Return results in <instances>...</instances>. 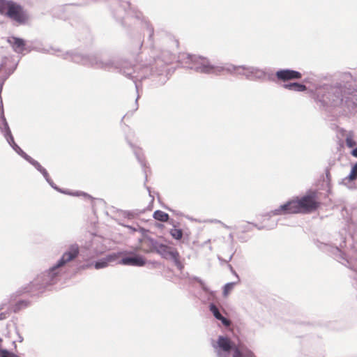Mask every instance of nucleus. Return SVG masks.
<instances>
[{
	"instance_id": "nucleus-48",
	"label": "nucleus",
	"mask_w": 357,
	"mask_h": 357,
	"mask_svg": "<svg viewBox=\"0 0 357 357\" xmlns=\"http://www.w3.org/2000/svg\"><path fill=\"white\" fill-rule=\"evenodd\" d=\"M229 238L233 241V234H230L229 236Z\"/></svg>"
},
{
	"instance_id": "nucleus-1",
	"label": "nucleus",
	"mask_w": 357,
	"mask_h": 357,
	"mask_svg": "<svg viewBox=\"0 0 357 357\" xmlns=\"http://www.w3.org/2000/svg\"><path fill=\"white\" fill-rule=\"evenodd\" d=\"M342 215L344 227L337 234L340 239L335 238L331 243L314 240V243L320 250L351 270V277L356 281L353 285L357 288V254L354 246L357 243V220H354L352 213L347 208L342 211Z\"/></svg>"
},
{
	"instance_id": "nucleus-2",
	"label": "nucleus",
	"mask_w": 357,
	"mask_h": 357,
	"mask_svg": "<svg viewBox=\"0 0 357 357\" xmlns=\"http://www.w3.org/2000/svg\"><path fill=\"white\" fill-rule=\"evenodd\" d=\"M354 80H341L334 84H324L317 87L314 100L320 107L340 108L345 114H352L357 107L356 88Z\"/></svg>"
},
{
	"instance_id": "nucleus-6",
	"label": "nucleus",
	"mask_w": 357,
	"mask_h": 357,
	"mask_svg": "<svg viewBox=\"0 0 357 357\" xmlns=\"http://www.w3.org/2000/svg\"><path fill=\"white\" fill-rule=\"evenodd\" d=\"M72 61L76 63H81L84 66L100 68L105 70H112L115 62L113 61V56L104 58L100 54H82L78 52H67Z\"/></svg>"
},
{
	"instance_id": "nucleus-42",
	"label": "nucleus",
	"mask_w": 357,
	"mask_h": 357,
	"mask_svg": "<svg viewBox=\"0 0 357 357\" xmlns=\"http://www.w3.org/2000/svg\"><path fill=\"white\" fill-rule=\"evenodd\" d=\"M169 210L170 211H172L174 214H176V215H182V213L179 211H174V210H172V209H169Z\"/></svg>"
},
{
	"instance_id": "nucleus-21",
	"label": "nucleus",
	"mask_w": 357,
	"mask_h": 357,
	"mask_svg": "<svg viewBox=\"0 0 357 357\" xmlns=\"http://www.w3.org/2000/svg\"><path fill=\"white\" fill-rule=\"evenodd\" d=\"M144 241L145 243L147 244L148 246L150 247L149 252H157L160 248L163 245V243H160L156 239L150 237V236H145Z\"/></svg>"
},
{
	"instance_id": "nucleus-52",
	"label": "nucleus",
	"mask_w": 357,
	"mask_h": 357,
	"mask_svg": "<svg viewBox=\"0 0 357 357\" xmlns=\"http://www.w3.org/2000/svg\"><path fill=\"white\" fill-rule=\"evenodd\" d=\"M43 52H45L46 53V52H48V51L47 50H43Z\"/></svg>"
},
{
	"instance_id": "nucleus-27",
	"label": "nucleus",
	"mask_w": 357,
	"mask_h": 357,
	"mask_svg": "<svg viewBox=\"0 0 357 357\" xmlns=\"http://www.w3.org/2000/svg\"><path fill=\"white\" fill-rule=\"evenodd\" d=\"M153 217L155 220L162 222H170L169 215L167 213H165L164 211L160 210H157L154 211Z\"/></svg>"
},
{
	"instance_id": "nucleus-16",
	"label": "nucleus",
	"mask_w": 357,
	"mask_h": 357,
	"mask_svg": "<svg viewBox=\"0 0 357 357\" xmlns=\"http://www.w3.org/2000/svg\"><path fill=\"white\" fill-rule=\"evenodd\" d=\"M119 264L126 266L142 267L146 264V259L139 255L132 254L131 255L123 257L119 261Z\"/></svg>"
},
{
	"instance_id": "nucleus-51",
	"label": "nucleus",
	"mask_w": 357,
	"mask_h": 357,
	"mask_svg": "<svg viewBox=\"0 0 357 357\" xmlns=\"http://www.w3.org/2000/svg\"><path fill=\"white\" fill-rule=\"evenodd\" d=\"M258 229H264V227H257Z\"/></svg>"
},
{
	"instance_id": "nucleus-9",
	"label": "nucleus",
	"mask_w": 357,
	"mask_h": 357,
	"mask_svg": "<svg viewBox=\"0 0 357 357\" xmlns=\"http://www.w3.org/2000/svg\"><path fill=\"white\" fill-rule=\"evenodd\" d=\"M112 13L114 17L123 25L124 20L132 16L129 1L115 0L112 5Z\"/></svg>"
},
{
	"instance_id": "nucleus-46",
	"label": "nucleus",
	"mask_w": 357,
	"mask_h": 357,
	"mask_svg": "<svg viewBox=\"0 0 357 357\" xmlns=\"http://www.w3.org/2000/svg\"><path fill=\"white\" fill-rule=\"evenodd\" d=\"M15 70V68H14L11 71L10 70L8 75H11V73H13Z\"/></svg>"
},
{
	"instance_id": "nucleus-40",
	"label": "nucleus",
	"mask_w": 357,
	"mask_h": 357,
	"mask_svg": "<svg viewBox=\"0 0 357 357\" xmlns=\"http://www.w3.org/2000/svg\"><path fill=\"white\" fill-rule=\"evenodd\" d=\"M351 155L357 158V146L351 151Z\"/></svg>"
},
{
	"instance_id": "nucleus-20",
	"label": "nucleus",
	"mask_w": 357,
	"mask_h": 357,
	"mask_svg": "<svg viewBox=\"0 0 357 357\" xmlns=\"http://www.w3.org/2000/svg\"><path fill=\"white\" fill-rule=\"evenodd\" d=\"M126 141L129 146H130V148L132 149V151L139 164L142 165L143 168H145L146 162L144 161V155L141 149L133 144L127 137Z\"/></svg>"
},
{
	"instance_id": "nucleus-39",
	"label": "nucleus",
	"mask_w": 357,
	"mask_h": 357,
	"mask_svg": "<svg viewBox=\"0 0 357 357\" xmlns=\"http://www.w3.org/2000/svg\"><path fill=\"white\" fill-rule=\"evenodd\" d=\"M8 317V312H3L0 313V320L6 319Z\"/></svg>"
},
{
	"instance_id": "nucleus-31",
	"label": "nucleus",
	"mask_w": 357,
	"mask_h": 357,
	"mask_svg": "<svg viewBox=\"0 0 357 357\" xmlns=\"http://www.w3.org/2000/svg\"><path fill=\"white\" fill-rule=\"evenodd\" d=\"M143 24H144V28L146 30V32L149 34V40H152L153 33H154V29H153V26L147 21H144L143 22Z\"/></svg>"
},
{
	"instance_id": "nucleus-54",
	"label": "nucleus",
	"mask_w": 357,
	"mask_h": 357,
	"mask_svg": "<svg viewBox=\"0 0 357 357\" xmlns=\"http://www.w3.org/2000/svg\"><path fill=\"white\" fill-rule=\"evenodd\" d=\"M1 341V339L0 338V342Z\"/></svg>"
},
{
	"instance_id": "nucleus-22",
	"label": "nucleus",
	"mask_w": 357,
	"mask_h": 357,
	"mask_svg": "<svg viewBox=\"0 0 357 357\" xmlns=\"http://www.w3.org/2000/svg\"><path fill=\"white\" fill-rule=\"evenodd\" d=\"M282 87L289 91L296 92H303L307 90L305 84L298 82H290L284 84Z\"/></svg>"
},
{
	"instance_id": "nucleus-7",
	"label": "nucleus",
	"mask_w": 357,
	"mask_h": 357,
	"mask_svg": "<svg viewBox=\"0 0 357 357\" xmlns=\"http://www.w3.org/2000/svg\"><path fill=\"white\" fill-rule=\"evenodd\" d=\"M211 345L216 357H229L231 352L233 357H255L254 353L250 350L243 354L235 342L226 335H219L216 342H213Z\"/></svg>"
},
{
	"instance_id": "nucleus-24",
	"label": "nucleus",
	"mask_w": 357,
	"mask_h": 357,
	"mask_svg": "<svg viewBox=\"0 0 357 357\" xmlns=\"http://www.w3.org/2000/svg\"><path fill=\"white\" fill-rule=\"evenodd\" d=\"M169 224L173 226V228L169 231L172 237L177 241L181 240L183 237V230L176 228V222L174 220H170Z\"/></svg>"
},
{
	"instance_id": "nucleus-50",
	"label": "nucleus",
	"mask_w": 357,
	"mask_h": 357,
	"mask_svg": "<svg viewBox=\"0 0 357 357\" xmlns=\"http://www.w3.org/2000/svg\"><path fill=\"white\" fill-rule=\"evenodd\" d=\"M140 230H141L142 232L146 231V229H144V228H140Z\"/></svg>"
},
{
	"instance_id": "nucleus-26",
	"label": "nucleus",
	"mask_w": 357,
	"mask_h": 357,
	"mask_svg": "<svg viewBox=\"0 0 357 357\" xmlns=\"http://www.w3.org/2000/svg\"><path fill=\"white\" fill-rule=\"evenodd\" d=\"M192 280L197 281L199 282V284L201 286L202 289L209 294L208 300L211 299V298H213L215 296V291L210 290L209 288L206 285L205 282L199 277L193 276L191 278Z\"/></svg>"
},
{
	"instance_id": "nucleus-3",
	"label": "nucleus",
	"mask_w": 357,
	"mask_h": 357,
	"mask_svg": "<svg viewBox=\"0 0 357 357\" xmlns=\"http://www.w3.org/2000/svg\"><path fill=\"white\" fill-rule=\"evenodd\" d=\"M79 254V245L76 243L70 245L55 264L48 270L38 274L29 284L21 287L15 292L11 294L10 301L15 300L18 296L26 293H31L33 296L43 293L48 286L56 282L61 273V268L67 263L76 259Z\"/></svg>"
},
{
	"instance_id": "nucleus-17",
	"label": "nucleus",
	"mask_w": 357,
	"mask_h": 357,
	"mask_svg": "<svg viewBox=\"0 0 357 357\" xmlns=\"http://www.w3.org/2000/svg\"><path fill=\"white\" fill-rule=\"evenodd\" d=\"M7 42L12 47L13 50L17 54H23L26 50L25 40L16 36H10L7 39Z\"/></svg>"
},
{
	"instance_id": "nucleus-35",
	"label": "nucleus",
	"mask_w": 357,
	"mask_h": 357,
	"mask_svg": "<svg viewBox=\"0 0 357 357\" xmlns=\"http://www.w3.org/2000/svg\"><path fill=\"white\" fill-rule=\"evenodd\" d=\"M346 144L349 148H353L356 146V142L353 139L351 135H348L346 137Z\"/></svg>"
},
{
	"instance_id": "nucleus-45",
	"label": "nucleus",
	"mask_w": 357,
	"mask_h": 357,
	"mask_svg": "<svg viewBox=\"0 0 357 357\" xmlns=\"http://www.w3.org/2000/svg\"><path fill=\"white\" fill-rule=\"evenodd\" d=\"M211 222H219V223H222L220 220H212Z\"/></svg>"
},
{
	"instance_id": "nucleus-10",
	"label": "nucleus",
	"mask_w": 357,
	"mask_h": 357,
	"mask_svg": "<svg viewBox=\"0 0 357 357\" xmlns=\"http://www.w3.org/2000/svg\"><path fill=\"white\" fill-rule=\"evenodd\" d=\"M156 253L163 259L171 260L180 271L183 270L184 266L180 261V255L175 248L163 244Z\"/></svg>"
},
{
	"instance_id": "nucleus-44",
	"label": "nucleus",
	"mask_w": 357,
	"mask_h": 357,
	"mask_svg": "<svg viewBox=\"0 0 357 357\" xmlns=\"http://www.w3.org/2000/svg\"><path fill=\"white\" fill-rule=\"evenodd\" d=\"M139 98V94H138V95H137V98H136V100H135V104H136V108H135V110H137V108H138V102H137V101H138Z\"/></svg>"
},
{
	"instance_id": "nucleus-18",
	"label": "nucleus",
	"mask_w": 357,
	"mask_h": 357,
	"mask_svg": "<svg viewBox=\"0 0 357 357\" xmlns=\"http://www.w3.org/2000/svg\"><path fill=\"white\" fill-rule=\"evenodd\" d=\"M209 310L213 314V317L221 321L222 324L225 327H229L231 324V321L225 317L220 312L218 306L213 303H211L209 306Z\"/></svg>"
},
{
	"instance_id": "nucleus-47",
	"label": "nucleus",
	"mask_w": 357,
	"mask_h": 357,
	"mask_svg": "<svg viewBox=\"0 0 357 357\" xmlns=\"http://www.w3.org/2000/svg\"><path fill=\"white\" fill-rule=\"evenodd\" d=\"M128 227L133 231H136V229L133 228L132 226H128Z\"/></svg>"
},
{
	"instance_id": "nucleus-25",
	"label": "nucleus",
	"mask_w": 357,
	"mask_h": 357,
	"mask_svg": "<svg viewBox=\"0 0 357 357\" xmlns=\"http://www.w3.org/2000/svg\"><path fill=\"white\" fill-rule=\"evenodd\" d=\"M31 304V302L29 300H20L13 306L11 310L17 313L22 310L27 308Z\"/></svg>"
},
{
	"instance_id": "nucleus-15",
	"label": "nucleus",
	"mask_w": 357,
	"mask_h": 357,
	"mask_svg": "<svg viewBox=\"0 0 357 357\" xmlns=\"http://www.w3.org/2000/svg\"><path fill=\"white\" fill-rule=\"evenodd\" d=\"M276 77L281 81L287 82L293 79H299L302 77V74L291 69H280L275 73Z\"/></svg>"
},
{
	"instance_id": "nucleus-38",
	"label": "nucleus",
	"mask_w": 357,
	"mask_h": 357,
	"mask_svg": "<svg viewBox=\"0 0 357 357\" xmlns=\"http://www.w3.org/2000/svg\"><path fill=\"white\" fill-rule=\"evenodd\" d=\"M234 255V252L231 253L229 257H228L227 259H222L220 257H218L219 260L221 261H224L225 263H228L229 261H230L231 259H232V257Z\"/></svg>"
},
{
	"instance_id": "nucleus-13",
	"label": "nucleus",
	"mask_w": 357,
	"mask_h": 357,
	"mask_svg": "<svg viewBox=\"0 0 357 357\" xmlns=\"http://www.w3.org/2000/svg\"><path fill=\"white\" fill-rule=\"evenodd\" d=\"M296 213H298V208H296L295 199H291L280 205L278 208L269 211L266 215L271 217Z\"/></svg>"
},
{
	"instance_id": "nucleus-41",
	"label": "nucleus",
	"mask_w": 357,
	"mask_h": 357,
	"mask_svg": "<svg viewBox=\"0 0 357 357\" xmlns=\"http://www.w3.org/2000/svg\"><path fill=\"white\" fill-rule=\"evenodd\" d=\"M145 187H146V190H148V192H149V196H150L151 197H152V200H153V199H154V197H153V196H152V195H151V188H150V187L146 186V185H145Z\"/></svg>"
},
{
	"instance_id": "nucleus-11",
	"label": "nucleus",
	"mask_w": 357,
	"mask_h": 357,
	"mask_svg": "<svg viewBox=\"0 0 357 357\" xmlns=\"http://www.w3.org/2000/svg\"><path fill=\"white\" fill-rule=\"evenodd\" d=\"M5 15L20 24L24 23L27 20L22 6L13 1H10Z\"/></svg>"
},
{
	"instance_id": "nucleus-5",
	"label": "nucleus",
	"mask_w": 357,
	"mask_h": 357,
	"mask_svg": "<svg viewBox=\"0 0 357 357\" xmlns=\"http://www.w3.org/2000/svg\"><path fill=\"white\" fill-rule=\"evenodd\" d=\"M179 60L186 66V68L197 73L218 75L225 71L231 75H242L246 78L245 70L242 67H247V65L236 66L232 63L219 65L213 63L206 57L185 53L179 56Z\"/></svg>"
},
{
	"instance_id": "nucleus-49",
	"label": "nucleus",
	"mask_w": 357,
	"mask_h": 357,
	"mask_svg": "<svg viewBox=\"0 0 357 357\" xmlns=\"http://www.w3.org/2000/svg\"><path fill=\"white\" fill-rule=\"evenodd\" d=\"M144 173H145V181H147V175H146L145 169H144Z\"/></svg>"
},
{
	"instance_id": "nucleus-23",
	"label": "nucleus",
	"mask_w": 357,
	"mask_h": 357,
	"mask_svg": "<svg viewBox=\"0 0 357 357\" xmlns=\"http://www.w3.org/2000/svg\"><path fill=\"white\" fill-rule=\"evenodd\" d=\"M25 160L29 162L31 165H33L39 172H40L43 177H48L47 171L36 160L32 158L31 156H29Z\"/></svg>"
},
{
	"instance_id": "nucleus-30",
	"label": "nucleus",
	"mask_w": 357,
	"mask_h": 357,
	"mask_svg": "<svg viewBox=\"0 0 357 357\" xmlns=\"http://www.w3.org/2000/svg\"><path fill=\"white\" fill-rule=\"evenodd\" d=\"M59 192H60L61 193H63V194H66V195H73V196H79L81 195H82L83 196L86 197H88L89 199H91L92 197L85 192H71L67 190H63V189H61L59 188Z\"/></svg>"
},
{
	"instance_id": "nucleus-33",
	"label": "nucleus",
	"mask_w": 357,
	"mask_h": 357,
	"mask_svg": "<svg viewBox=\"0 0 357 357\" xmlns=\"http://www.w3.org/2000/svg\"><path fill=\"white\" fill-rule=\"evenodd\" d=\"M0 357H20L17 354L8 351L6 349L0 348Z\"/></svg>"
},
{
	"instance_id": "nucleus-19",
	"label": "nucleus",
	"mask_w": 357,
	"mask_h": 357,
	"mask_svg": "<svg viewBox=\"0 0 357 357\" xmlns=\"http://www.w3.org/2000/svg\"><path fill=\"white\" fill-rule=\"evenodd\" d=\"M119 253H111L106 255L105 257L96 261L94 263L96 269H101L106 268L109 263L115 261L119 257Z\"/></svg>"
},
{
	"instance_id": "nucleus-53",
	"label": "nucleus",
	"mask_w": 357,
	"mask_h": 357,
	"mask_svg": "<svg viewBox=\"0 0 357 357\" xmlns=\"http://www.w3.org/2000/svg\"><path fill=\"white\" fill-rule=\"evenodd\" d=\"M222 224L224 225L225 227H227V228L228 227L227 225H225L223 223H222Z\"/></svg>"
},
{
	"instance_id": "nucleus-37",
	"label": "nucleus",
	"mask_w": 357,
	"mask_h": 357,
	"mask_svg": "<svg viewBox=\"0 0 357 357\" xmlns=\"http://www.w3.org/2000/svg\"><path fill=\"white\" fill-rule=\"evenodd\" d=\"M228 268L230 270V271L231 272V273L233 275H234L236 276V278H237L236 281L240 282L239 276L237 274V273L236 272V271L233 268L231 264H228Z\"/></svg>"
},
{
	"instance_id": "nucleus-43",
	"label": "nucleus",
	"mask_w": 357,
	"mask_h": 357,
	"mask_svg": "<svg viewBox=\"0 0 357 357\" xmlns=\"http://www.w3.org/2000/svg\"><path fill=\"white\" fill-rule=\"evenodd\" d=\"M6 305V302L4 301V302H2L1 304H0V310H3L5 307V305Z\"/></svg>"
},
{
	"instance_id": "nucleus-14",
	"label": "nucleus",
	"mask_w": 357,
	"mask_h": 357,
	"mask_svg": "<svg viewBox=\"0 0 357 357\" xmlns=\"http://www.w3.org/2000/svg\"><path fill=\"white\" fill-rule=\"evenodd\" d=\"M245 70L246 79L248 80H264L266 75L264 70L253 66H248L247 67H242Z\"/></svg>"
},
{
	"instance_id": "nucleus-34",
	"label": "nucleus",
	"mask_w": 357,
	"mask_h": 357,
	"mask_svg": "<svg viewBox=\"0 0 357 357\" xmlns=\"http://www.w3.org/2000/svg\"><path fill=\"white\" fill-rule=\"evenodd\" d=\"M13 149L24 160H26L29 156L17 144H15Z\"/></svg>"
},
{
	"instance_id": "nucleus-28",
	"label": "nucleus",
	"mask_w": 357,
	"mask_h": 357,
	"mask_svg": "<svg viewBox=\"0 0 357 357\" xmlns=\"http://www.w3.org/2000/svg\"><path fill=\"white\" fill-rule=\"evenodd\" d=\"M356 179H357V162L352 166L349 174L344 178L343 181H351Z\"/></svg>"
},
{
	"instance_id": "nucleus-4",
	"label": "nucleus",
	"mask_w": 357,
	"mask_h": 357,
	"mask_svg": "<svg viewBox=\"0 0 357 357\" xmlns=\"http://www.w3.org/2000/svg\"><path fill=\"white\" fill-rule=\"evenodd\" d=\"M113 61L115 64L112 70H116L126 77L132 79L135 83L137 93L139 88L137 82H142L154 75H162L167 68V63L160 58L146 59L144 61L142 59L134 67L127 60L117 56H113Z\"/></svg>"
},
{
	"instance_id": "nucleus-32",
	"label": "nucleus",
	"mask_w": 357,
	"mask_h": 357,
	"mask_svg": "<svg viewBox=\"0 0 357 357\" xmlns=\"http://www.w3.org/2000/svg\"><path fill=\"white\" fill-rule=\"evenodd\" d=\"M10 2V0H0V14H6L7 8Z\"/></svg>"
},
{
	"instance_id": "nucleus-8",
	"label": "nucleus",
	"mask_w": 357,
	"mask_h": 357,
	"mask_svg": "<svg viewBox=\"0 0 357 357\" xmlns=\"http://www.w3.org/2000/svg\"><path fill=\"white\" fill-rule=\"evenodd\" d=\"M317 199V192L314 190H309L301 199H295L296 208H298V213L315 211L319 205Z\"/></svg>"
},
{
	"instance_id": "nucleus-29",
	"label": "nucleus",
	"mask_w": 357,
	"mask_h": 357,
	"mask_svg": "<svg viewBox=\"0 0 357 357\" xmlns=\"http://www.w3.org/2000/svg\"><path fill=\"white\" fill-rule=\"evenodd\" d=\"M239 282H227L225 284L223 287V296H227L229 293L234 289V286L238 284Z\"/></svg>"
},
{
	"instance_id": "nucleus-36",
	"label": "nucleus",
	"mask_w": 357,
	"mask_h": 357,
	"mask_svg": "<svg viewBox=\"0 0 357 357\" xmlns=\"http://www.w3.org/2000/svg\"><path fill=\"white\" fill-rule=\"evenodd\" d=\"M45 179L46 181L50 184V185L54 188L56 190H59V188L53 182V181L50 178V176L48 175V177H45Z\"/></svg>"
},
{
	"instance_id": "nucleus-12",
	"label": "nucleus",
	"mask_w": 357,
	"mask_h": 357,
	"mask_svg": "<svg viewBox=\"0 0 357 357\" xmlns=\"http://www.w3.org/2000/svg\"><path fill=\"white\" fill-rule=\"evenodd\" d=\"M0 131L3 135L8 144L12 147L17 144L14 140L11 130L4 115L3 102L0 100Z\"/></svg>"
}]
</instances>
